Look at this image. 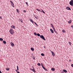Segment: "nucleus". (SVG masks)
Here are the masks:
<instances>
[{
  "label": "nucleus",
  "instance_id": "obj_37",
  "mask_svg": "<svg viewBox=\"0 0 73 73\" xmlns=\"http://www.w3.org/2000/svg\"><path fill=\"white\" fill-rule=\"evenodd\" d=\"M33 60H35V56H34V57L33 58Z\"/></svg>",
  "mask_w": 73,
  "mask_h": 73
},
{
  "label": "nucleus",
  "instance_id": "obj_45",
  "mask_svg": "<svg viewBox=\"0 0 73 73\" xmlns=\"http://www.w3.org/2000/svg\"><path fill=\"white\" fill-rule=\"evenodd\" d=\"M0 19H2V18L1 17H0Z\"/></svg>",
  "mask_w": 73,
  "mask_h": 73
},
{
  "label": "nucleus",
  "instance_id": "obj_54",
  "mask_svg": "<svg viewBox=\"0 0 73 73\" xmlns=\"http://www.w3.org/2000/svg\"><path fill=\"white\" fill-rule=\"evenodd\" d=\"M70 61V60H69Z\"/></svg>",
  "mask_w": 73,
  "mask_h": 73
},
{
  "label": "nucleus",
  "instance_id": "obj_26",
  "mask_svg": "<svg viewBox=\"0 0 73 73\" xmlns=\"http://www.w3.org/2000/svg\"><path fill=\"white\" fill-rule=\"evenodd\" d=\"M41 65L42 66V67L43 66H44V65L42 63H41Z\"/></svg>",
  "mask_w": 73,
  "mask_h": 73
},
{
  "label": "nucleus",
  "instance_id": "obj_4",
  "mask_svg": "<svg viewBox=\"0 0 73 73\" xmlns=\"http://www.w3.org/2000/svg\"><path fill=\"white\" fill-rule=\"evenodd\" d=\"M66 9L67 10H71V9H70V8L69 7H66Z\"/></svg>",
  "mask_w": 73,
  "mask_h": 73
},
{
  "label": "nucleus",
  "instance_id": "obj_38",
  "mask_svg": "<svg viewBox=\"0 0 73 73\" xmlns=\"http://www.w3.org/2000/svg\"><path fill=\"white\" fill-rule=\"evenodd\" d=\"M30 70H32V71L33 70V69L32 68H30Z\"/></svg>",
  "mask_w": 73,
  "mask_h": 73
},
{
  "label": "nucleus",
  "instance_id": "obj_27",
  "mask_svg": "<svg viewBox=\"0 0 73 73\" xmlns=\"http://www.w3.org/2000/svg\"><path fill=\"white\" fill-rule=\"evenodd\" d=\"M41 11H42V12H43V13H45V12H44V11H43V10H42Z\"/></svg>",
  "mask_w": 73,
  "mask_h": 73
},
{
  "label": "nucleus",
  "instance_id": "obj_19",
  "mask_svg": "<svg viewBox=\"0 0 73 73\" xmlns=\"http://www.w3.org/2000/svg\"><path fill=\"white\" fill-rule=\"evenodd\" d=\"M0 41H3V39L1 38H0Z\"/></svg>",
  "mask_w": 73,
  "mask_h": 73
},
{
  "label": "nucleus",
  "instance_id": "obj_51",
  "mask_svg": "<svg viewBox=\"0 0 73 73\" xmlns=\"http://www.w3.org/2000/svg\"><path fill=\"white\" fill-rule=\"evenodd\" d=\"M17 73H20V72H17Z\"/></svg>",
  "mask_w": 73,
  "mask_h": 73
},
{
  "label": "nucleus",
  "instance_id": "obj_5",
  "mask_svg": "<svg viewBox=\"0 0 73 73\" xmlns=\"http://www.w3.org/2000/svg\"><path fill=\"white\" fill-rule=\"evenodd\" d=\"M51 53H52V56H53V57H54V55H55L54 53L53 52H52Z\"/></svg>",
  "mask_w": 73,
  "mask_h": 73
},
{
  "label": "nucleus",
  "instance_id": "obj_32",
  "mask_svg": "<svg viewBox=\"0 0 73 73\" xmlns=\"http://www.w3.org/2000/svg\"><path fill=\"white\" fill-rule=\"evenodd\" d=\"M16 11H17V12H19V10L18 9H16Z\"/></svg>",
  "mask_w": 73,
  "mask_h": 73
},
{
  "label": "nucleus",
  "instance_id": "obj_9",
  "mask_svg": "<svg viewBox=\"0 0 73 73\" xmlns=\"http://www.w3.org/2000/svg\"><path fill=\"white\" fill-rule=\"evenodd\" d=\"M51 70H52V71H54L55 70V69L54 68H52L51 69Z\"/></svg>",
  "mask_w": 73,
  "mask_h": 73
},
{
  "label": "nucleus",
  "instance_id": "obj_13",
  "mask_svg": "<svg viewBox=\"0 0 73 73\" xmlns=\"http://www.w3.org/2000/svg\"><path fill=\"white\" fill-rule=\"evenodd\" d=\"M31 50H32V51H34V48H31Z\"/></svg>",
  "mask_w": 73,
  "mask_h": 73
},
{
  "label": "nucleus",
  "instance_id": "obj_6",
  "mask_svg": "<svg viewBox=\"0 0 73 73\" xmlns=\"http://www.w3.org/2000/svg\"><path fill=\"white\" fill-rule=\"evenodd\" d=\"M11 44L12 46H15V45L13 43V42H11Z\"/></svg>",
  "mask_w": 73,
  "mask_h": 73
},
{
  "label": "nucleus",
  "instance_id": "obj_44",
  "mask_svg": "<svg viewBox=\"0 0 73 73\" xmlns=\"http://www.w3.org/2000/svg\"><path fill=\"white\" fill-rule=\"evenodd\" d=\"M71 27H72V28H73V25H71Z\"/></svg>",
  "mask_w": 73,
  "mask_h": 73
},
{
  "label": "nucleus",
  "instance_id": "obj_46",
  "mask_svg": "<svg viewBox=\"0 0 73 73\" xmlns=\"http://www.w3.org/2000/svg\"><path fill=\"white\" fill-rule=\"evenodd\" d=\"M36 17L37 18H38V17L37 16H36Z\"/></svg>",
  "mask_w": 73,
  "mask_h": 73
},
{
  "label": "nucleus",
  "instance_id": "obj_23",
  "mask_svg": "<svg viewBox=\"0 0 73 73\" xmlns=\"http://www.w3.org/2000/svg\"><path fill=\"white\" fill-rule=\"evenodd\" d=\"M34 23L35 24V25H36V26H38V25H37V24L35 22Z\"/></svg>",
  "mask_w": 73,
  "mask_h": 73
},
{
  "label": "nucleus",
  "instance_id": "obj_39",
  "mask_svg": "<svg viewBox=\"0 0 73 73\" xmlns=\"http://www.w3.org/2000/svg\"><path fill=\"white\" fill-rule=\"evenodd\" d=\"M38 11L39 12H41V11L39 10H38Z\"/></svg>",
  "mask_w": 73,
  "mask_h": 73
},
{
  "label": "nucleus",
  "instance_id": "obj_33",
  "mask_svg": "<svg viewBox=\"0 0 73 73\" xmlns=\"http://www.w3.org/2000/svg\"><path fill=\"white\" fill-rule=\"evenodd\" d=\"M25 3H26V4L27 5H28V3H27V2H25Z\"/></svg>",
  "mask_w": 73,
  "mask_h": 73
},
{
  "label": "nucleus",
  "instance_id": "obj_41",
  "mask_svg": "<svg viewBox=\"0 0 73 73\" xmlns=\"http://www.w3.org/2000/svg\"><path fill=\"white\" fill-rule=\"evenodd\" d=\"M42 68H43V69H44V68H45V67H44V66H43L42 67Z\"/></svg>",
  "mask_w": 73,
  "mask_h": 73
},
{
  "label": "nucleus",
  "instance_id": "obj_12",
  "mask_svg": "<svg viewBox=\"0 0 73 73\" xmlns=\"http://www.w3.org/2000/svg\"><path fill=\"white\" fill-rule=\"evenodd\" d=\"M3 44H6V41L5 40H3Z\"/></svg>",
  "mask_w": 73,
  "mask_h": 73
},
{
  "label": "nucleus",
  "instance_id": "obj_24",
  "mask_svg": "<svg viewBox=\"0 0 73 73\" xmlns=\"http://www.w3.org/2000/svg\"><path fill=\"white\" fill-rule=\"evenodd\" d=\"M10 3H11V4H12L13 3V2H12V1H10Z\"/></svg>",
  "mask_w": 73,
  "mask_h": 73
},
{
  "label": "nucleus",
  "instance_id": "obj_18",
  "mask_svg": "<svg viewBox=\"0 0 73 73\" xmlns=\"http://www.w3.org/2000/svg\"><path fill=\"white\" fill-rule=\"evenodd\" d=\"M30 21H31V22H32V23H33V21L32 20V19H30Z\"/></svg>",
  "mask_w": 73,
  "mask_h": 73
},
{
  "label": "nucleus",
  "instance_id": "obj_40",
  "mask_svg": "<svg viewBox=\"0 0 73 73\" xmlns=\"http://www.w3.org/2000/svg\"><path fill=\"white\" fill-rule=\"evenodd\" d=\"M20 21H21V23H23V21H21V19L20 20Z\"/></svg>",
  "mask_w": 73,
  "mask_h": 73
},
{
  "label": "nucleus",
  "instance_id": "obj_36",
  "mask_svg": "<svg viewBox=\"0 0 73 73\" xmlns=\"http://www.w3.org/2000/svg\"><path fill=\"white\" fill-rule=\"evenodd\" d=\"M23 12L25 13V12H26V11L25 10H23Z\"/></svg>",
  "mask_w": 73,
  "mask_h": 73
},
{
  "label": "nucleus",
  "instance_id": "obj_7",
  "mask_svg": "<svg viewBox=\"0 0 73 73\" xmlns=\"http://www.w3.org/2000/svg\"><path fill=\"white\" fill-rule=\"evenodd\" d=\"M11 28L13 29H15V26L13 25H12V26H11Z\"/></svg>",
  "mask_w": 73,
  "mask_h": 73
},
{
  "label": "nucleus",
  "instance_id": "obj_20",
  "mask_svg": "<svg viewBox=\"0 0 73 73\" xmlns=\"http://www.w3.org/2000/svg\"><path fill=\"white\" fill-rule=\"evenodd\" d=\"M41 55L42 56H44V54L43 53H41Z\"/></svg>",
  "mask_w": 73,
  "mask_h": 73
},
{
  "label": "nucleus",
  "instance_id": "obj_8",
  "mask_svg": "<svg viewBox=\"0 0 73 73\" xmlns=\"http://www.w3.org/2000/svg\"><path fill=\"white\" fill-rule=\"evenodd\" d=\"M50 31L52 33H54V32L53 31V30H52V29H50Z\"/></svg>",
  "mask_w": 73,
  "mask_h": 73
},
{
  "label": "nucleus",
  "instance_id": "obj_42",
  "mask_svg": "<svg viewBox=\"0 0 73 73\" xmlns=\"http://www.w3.org/2000/svg\"><path fill=\"white\" fill-rule=\"evenodd\" d=\"M71 66H72V67H73V64H72L71 65Z\"/></svg>",
  "mask_w": 73,
  "mask_h": 73
},
{
  "label": "nucleus",
  "instance_id": "obj_14",
  "mask_svg": "<svg viewBox=\"0 0 73 73\" xmlns=\"http://www.w3.org/2000/svg\"><path fill=\"white\" fill-rule=\"evenodd\" d=\"M68 23H69V24H70L71 23H72V21H71V20H70L68 21Z\"/></svg>",
  "mask_w": 73,
  "mask_h": 73
},
{
  "label": "nucleus",
  "instance_id": "obj_29",
  "mask_svg": "<svg viewBox=\"0 0 73 73\" xmlns=\"http://www.w3.org/2000/svg\"><path fill=\"white\" fill-rule=\"evenodd\" d=\"M51 26L53 28V24H51Z\"/></svg>",
  "mask_w": 73,
  "mask_h": 73
},
{
  "label": "nucleus",
  "instance_id": "obj_1",
  "mask_svg": "<svg viewBox=\"0 0 73 73\" xmlns=\"http://www.w3.org/2000/svg\"><path fill=\"white\" fill-rule=\"evenodd\" d=\"M10 33L11 34V35H13V34H14V31H13V30L12 29H10L9 31Z\"/></svg>",
  "mask_w": 73,
  "mask_h": 73
},
{
  "label": "nucleus",
  "instance_id": "obj_17",
  "mask_svg": "<svg viewBox=\"0 0 73 73\" xmlns=\"http://www.w3.org/2000/svg\"><path fill=\"white\" fill-rule=\"evenodd\" d=\"M37 65L38 66H41V64H40V63H38L37 64Z\"/></svg>",
  "mask_w": 73,
  "mask_h": 73
},
{
  "label": "nucleus",
  "instance_id": "obj_47",
  "mask_svg": "<svg viewBox=\"0 0 73 73\" xmlns=\"http://www.w3.org/2000/svg\"><path fill=\"white\" fill-rule=\"evenodd\" d=\"M50 52H51V53H52V52H53V51H52L51 50H50Z\"/></svg>",
  "mask_w": 73,
  "mask_h": 73
},
{
  "label": "nucleus",
  "instance_id": "obj_52",
  "mask_svg": "<svg viewBox=\"0 0 73 73\" xmlns=\"http://www.w3.org/2000/svg\"><path fill=\"white\" fill-rule=\"evenodd\" d=\"M19 68H17V70H19Z\"/></svg>",
  "mask_w": 73,
  "mask_h": 73
},
{
  "label": "nucleus",
  "instance_id": "obj_30",
  "mask_svg": "<svg viewBox=\"0 0 73 73\" xmlns=\"http://www.w3.org/2000/svg\"><path fill=\"white\" fill-rule=\"evenodd\" d=\"M69 44L70 45H71V42H69Z\"/></svg>",
  "mask_w": 73,
  "mask_h": 73
},
{
  "label": "nucleus",
  "instance_id": "obj_43",
  "mask_svg": "<svg viewBox=\"0 0 73 73\" xmlns=\"http://www.w3.org/2000/svg\"><path fill=\"white\" fill-rule=\"evenodd\" d=\"M17 68H19V67L18 66H17Z\"/></svg>",
  "mask_w": 73,
  "mask_h": 73
},
{
  "label": "nucleus",
  "instance_id": "obj_15",
  "mask_svg": "<svg viewBox=\"0 0 73 73\" xmlns=\"http://www.w3.org/2000/svg\"><path fill=\"white\" fill-rule=\"evenodd\" d=\"M11 5L13 7H15V6H13V5H14V4H13V3H12Z\"/></svg>",
  "mask_w": 73,
  "mask_h": 73
},
{
  "label": "nucleus",
  "instance_id": "obj_10",
  "mask_svg": "<svg viewBox=\"0 0 73 73\" xmlns=\"http://www.w3.org/2000/svg\"><path fill=\"white\" fill-rule=\"evenodd\" d=\"M32 71H33V72H34L35 73H36V71L35 70L34 68H33V69Z\"/></svg>",
  "mask_w": 73,
  "mask_h": 73
},
{
  "label": "nucleus",
  "instance_id": "obj_34",
  "mask_svg": "<svg viewBox=\"0 0 73 73\" xmlns=\"http://www.w3.org/2000/svg\"><path fill=\"white\" fill-rule=\"evenodd\" d=\"M34 16H35V18H36V19H38L37 18V17H36V16L34 15Z\"/></svg>",
  "mask_w": 73,
  "mask_h": 73
},
{
  "label": "nucleus",
  "instance_id": "obj_53",
  "mask_svg": "<svg viewBox=\"0 0 73 73\" xmlns=\"http://www.w3.org/2000/svg\"><path fill=\"white\" fill-rule=\"evenodd\" d=\"M44 48H45V46H44Z\"/></svg>",
  "mask_w": 73,
  "mask_h": 73
},
{
  "label": "nucleus",
  "instance_id": "obj_11",
  "mask_svg": "<svg viewBox=\"0 0 73 73\" xmlns=\"http://www.w3.org/2000/svg\"><path fill=\"white\" fill-rule=\"evenodd\" d=\"M63 72H65V73H67V70H63Z\"/></svg>",
  "mask_w": 73,
  "mask_h": 73
},
{
  "label": "nucleus",
  "instance_id": "obj_50",
  "mask_svg": "<svg viewBox=\"0 0 73 73\" xmlns=\"http://www.w3.org/2000/svg\"><path fill=\"white\" fill-rule=\"evenodd\" d=\"M33 69H34V67L33 66Z\"/></svg>",
  "mask_w": 73,
  "mask_h": 73
},
{
  "label": "nucleus",
  "instance_id": "obj_21",
  "mask_svg": "<svg viewBox=\"0 0 73 73\" xmlns=\"http://www.w3.org/2000/svg\"><path fill=\"white\" fill-rule=\"evenodd\" d=\"M62 32H63L64 33H65V32L66 31L64 30H62Z\"/></svg>",
  "mask_w": 73,
  "mask_h": 73
},
{
  "label": "nucleus",
  "instance_id": "obj_25",
  "mask_svg": "<svg viewBox=\"0 0 73 73\" xmlns=\"http://www.w3.org/2000/svg\"><path fill=\"white\" fill-rule=\"evenodd\" d=\"M6 70H9V68H6Z\"/></svg>",
  "mask_w": 73,
  "mask_h": 73
},
{
  "label": "nucleus",
  "instance_id": "obj_49",
  "mask_svg": "<svg viewBox=\"0 0 73 73\" xmlns=\"http://www.w3.org/2000/svg\"><path fill=\"white\" fill-rule=\"evenodd\" d=\"M16 72H17V70H16Z\"/></svg>",
  "mask_w": 73,
  "mask_h": 73
},
{
  "label": "nucleus",
  "instance_id": "obj_3",
  "mask_svg": "<svg viewBox=\"0 0 73 73\" xmlns=\"http://www.w3.org/2000/svg\"><path fill=\"white\" fill-rule=\"evenodd\" d=\"M40 38H42V39H43V40H46L45 38L43 35H40Z\"/></svg>",
  "mask_w": 73,
  "mask_h": 73
},
{
  "label": "nucleus",
  "instance_id": "obj_22",
  "mask_svg": "<svg viewBox=\"0 0 73 73\" xmlns=\"http://www.w3.org/2000/svg\"><path fill=\"white\" fill-rule=\"evenodd\" d=\"M34 35H35V36H37V33H34Z\"/></svg>",
  "mask_w": 73,
  "mask_h": 73
},
{
  "label": "nucleus",
  "instance_id": "obj_35",
  "mask_svg": "<svg viewBox=\"0 0 73 73\" xmlns=\"http://www.w3.org/2000/svg\"><path fill=\"white\" fill-rule=\"evenodd\" d=\"M44 69V70H46V71H47V69L45 68Z\"/></svg>",
  "mask_w": 73,
  "mask_h": 73
},
{
  "label": "nucleus",
  "instance_id": "obj_2",
  "mask_svg": "<svg viewBox=\"0 0 73 73\" xmlns=\"http://www.w3.org/2000/svg\"><path fill=\"white\" fill-rule=\"evenodd\" d=\"M70 5L72 6L73 7V0H71L70 2Z\"/></svg>",
  "mask_w": 73,
  "mask_h": 73
},
{
  "label": "nucleus",
  "instance_id": "obj_16",
  "mask_svg": "<svg viewBox=\"0 0 73 73\" xmlns=\"http://www.w3.org/2000/svg\"><path fill=\"white\" fill-rule=\"evenodd\" d=\"M37 36H40V34L39 33H38L37 34Z\"/></svg>",
  "mask_w": 73,
  "mask_h": 73
},
{
  "label": "nucleus",
  "instance_id": "obj_48",
  "mask_svg": "<svg viewBox=\"0 0 73 73\" xmlns=\"http://www.w3.org/2000/svg\"><path fill=\"white\" fill-rule=\"evenodd\" d=\"M38 9H36V10H37V11H38Z\"/></svg>",
  "mask_w": 73,
  "mask_h": 73
},
{
  "label": "nucleus",
  "instance_id": "obj_28",
  "mask_svg": "<svg viewBox=\"0 0 73 73\" xmlns=\"http://www.w3.org/2000/svg\"><path fill=\"white\" fill-rule=\"evenodd\" d=\"M54 32H55V33H58L56 32V31L55 30H54Z\"/></svg>",
  "mask_w": 73,
  "mask_h": 73
},
{
  "label": "nucleus",
  "instance_id": "obj_31",
  "mask_svg": "<svg viewBox=\"0 0 73 73\" xmlns=\"http://www.w3.org/2000/svg\"><path fill=\"white\" fill-rule=\"evenodd\" d=\"M52 28H53L54 31V30H55V29H54V27H53Z\"/></svg>",
  "mask_w": 73,
  "mask_h": 73
}]
</instances>
